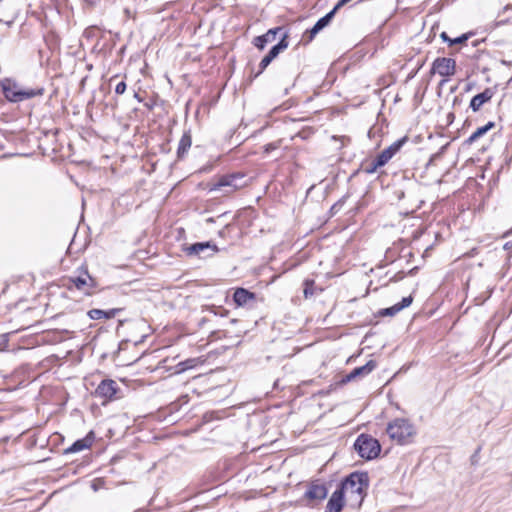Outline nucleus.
I'll list each match as a JSON object with an SVG mask.
<instances>
[{
	"label": "nucleus",
	"mask_w": 512,
	"mask_h": 512,
	"mask_svg": "<svg viewBox=\"0 0 512 512\" xmlns=\"http://www.w3.org/2000/svg\"><path fill=\"white\" fill-rule=\"evenodd\" d=\"M470 36L471 33H466L456 38H450L446 32H442L440 34L441 39L444 42H447L450 47L456 44H464L469 39Z\"/></svg>",
	"instance_id": "obj_23"
},
{
	"label": "nucleus",
	"mask_w": 512,
	"mask_h": 512,
	"mask_svg": "<svg viewBox=\"0 0 512 512\" xmlns=\"http://www.w3.org/2000/svg\"><path fill=\"white\" fill-rule=\"evenodd\" d=\"M117 390L118 386L114 380L105 379L98 385L96 394L106 399H112V397L117 393Z\"/></svg>",
	"instance_id": "obj_13"
},
{
	"label": "nucleus",
	"mask_w": 512,
	"mask_h": 512,
	"mask_svg": "<svg viewBox=\"0 0 512 512\" xmlns=\"http://www.w3.org/2000/svg\"><path fill=\"white\" fill-rule=\"evenodd\" d=\"M192 144V137L190 131H185L179 141L177 156L178 158H183L184 155L188 152L189 148Z\"/></svg>",
	"instance_id": "obj_19"
},
{
	"label": "nucleus",
	"mask_w": 512,
	"mask_h": 512,
	"mask_svg": "<svg viewBox=\"0 0 512 512\" xmlns=\"http://www.w3.org/2000/svg\"><path fill=\"white\" fill-rule=\"evenodd\" d=\"M378 165L384 166L388 161L391 159L389 155L383 150L381 153H379L376 158Z\"/></svg>",
	"instance_id": "obj_28"
},
{
	"label": "nucleus",
	"mask_w": 512,
	"mask_h": 512,
	"mask_svg": "<svg viewBox=\"0 0 512 512\" xmlns=\"http://www.w3.org/2000/svg\"><path fill=\"white\" fill-rule=\"evenodd\" d=\"M328 489L325 484L319 483L318 481L312 482L307 491L304 494V497L310 501L320 502L327 497Z\"/></svg>",
	"instance_id": "obj_11"
},
{
	"label": "nucleus",
	"mask_w": 512,
	"mask_h": 512,
	"mask_svg": "<svg viewBox=\"0 0 512 512\" xmlns=\"http://www.w3.org/2000/svg\"><path fill=\"white\" fill-rule=\"evenodd\" d=\"M495 126V123L490 121L485 126L479 127L475 132H473L469 138L465 141L466 144L471 145L474 143L478 138L485 135L489 130H491Z\"/></svg>",
	"instance_id": "obj_21"
},
{
	"label": "nucleus",
	"mask_w": 512,
	"mask_h": 512,
	"mask_svg": "<svg viewBox=\"0 0 512 512\" xmlns=\"http://www.w3.org/2000/svg\"><path fill=\"white\" fill-rule=\"evenodd\" d=\"M384 150L387 153V155H389L391 158L395 155L394 153H392V151L388 147Z\"/></svg>",
	"instance_id": "obj_32"
},
{
	"label": "nucleus",
	"mask_w": 512,
	"mask_h": 512,
	"mask_svg": "<svg viewBox=\"0 0 512 512\" xmlns=\"http://www.w3.org/2000/svg\"><path fill=\"white\" fill-rule=\"evenodd\" d=\"M377 367L374 360H369L365 365L353 369L350 373L344 375L339 381L340 384H347L359 378H363L370 374Z\"/></svg>",
	"instance_id": "obj_10"
},
{
	"label": "nucleus",
	"mask_w": 512,
	"mask_h": 512,
	"mask_svg": "<svg viewBox=\"0 0 512 512\" xmlns=\"http://www.w3.org/2000/svg\"><path fill=\"white\" fill-rule=\"evenodd\" d=\"M406 140H407L406 137L401 138V139L395 141L394 143H392L388 148L392 151V153L396 154L401 149V147L406 142Z\"/></svg>",
	"instance_id": "obj_27"
},
{
	"label": "nucleus",
	"mask_w": 512,
	"mask_h": 512,
	"mask_svg": "<svg viewBox=\"0 0 512 512\" xmlns=\"http://www.w3.org/2000/svg\"><path fill=\"white\" fill-rule=\"evenodd\" d=\"M272 148H273V147H272V145H270V144H269V145L267 146L266 150L268 151L269 149H272Z\"/></svg>",
	"instance_id": "obj_35"
},
{
	"label": "nucleus",
	"mask_w": 512,
	"mask_h": 512,
	"mask_svg": "<svg viewBox=\"0 0 512 512\" xmlns=\"http://www.w3.org/2000/svg\"><path fill=\"white\" fill-rule=\"evenodd\" d=\"M431 74H439L442 77L453 76L456 72V61L452 58L438 57L432 63Z\"/></svg>",
	"instance_id": "obj_7"
},
{
	"label": "nucleus",
	"mask_w": 512,
	"mask_h": 512,
	"mask_svg": "<svg viewBox=\"0 0 512 512\" xmlns=\"http://www.w3.org/2000/svg\"><path fill=\"white\" fill-rule=\"evenodd\" d=\"M116 78H117V76H113V77H111V78H110V80H109V82H110V83H111V82H113Z\"/></svg>",
	"instance_id": "obj_34"
},
{
	"label": "nucleus",
	"mask_w": 512,
	"mask_h": 512,
	"mask_svg": "<svg viewBox=\"0 0 512 512\" xmlns=\"http://www.w3.org/2000/svg\"><path fill=\"white\" fill-rule=\"evenodd\" d=\"M320 31L313 26L310 30H307L306 33L309 34L308 41H312V39L319 33Z\"/></svg>",
	"instance_id": "obj_30"
},
{
	"label": "nucleus",
	"mask_w": 512,
	"mask_h": 512,
	"mask_svg": "<svg viewBox=\"0 0 512 512\" xmlns=\"http://www.w3.org/2000/svg\"><path fill=\"white\" fill-rule=\"evenodd\" d=\"M69 281L75 288L88 295H90L92 290L97 286L96 280L91 277L86 268H82L81 274L77 277H71Z\"/></svg>",
	"instance_id": "obj_9"
},
{
	"label": "nucleus",
	"mask_w": 512,
	"mask_h": 512,
	"mask_svg": "<svg viewBox=\"0 0 512 512\" xmlns=\"http://www.w3.org/2000/svg\"><path fill=\"white\" fill-rule=\"evenodd\" d=\"M118 311H120V309H111L109 311H104L101 309H91L88 312V316L93 320H99L102 318L110 319L114 317Z\"/></svg>",
	"instance_id": "obj_20"
},
{
	"label": "nucleus",
	"mask_w": 512,
	"mask_h": 512,
	"mask_svg": "<svg viewBox=\"0 0 512 512\" xmlns=\"http://www.w3.org/2000/svg\"><path fill=\"white\" fill-rule=\"evenodd\" d=\"M341 7H338V3L334 6V8L329 12L327 13L325 16H323L322 18H320L316 23H315V27L316 29H318L319 31H321L322 29H324L326 26H328V24L331 22V20L333 19L335 13L340 9Z\"/></svg>",
	"instance_id": "obj_22"
},
{
	"label": "nucleus",
	"mask_w": 512,
	"mask_h": 512,
	"mask_svg": "<svg viewBox=\"0 0 512 512\" xmlns=\"http://www.w3.org/2000/svg\"><path fill=\"white\" fill-rule=\"evenodd\" d=\"M199 363V360L197 358H189L185 361H181L176 365L175 373L179 374L182 372H185L186 370L192 369L196 367Z\"/></svg>",
	"instance_id": "obj_24"
},
{
	"label": "nucleus",
	"mask_w": 512,
	"mask_h": 512,
	"mask_svg": "<svg viewBox=\"0 0 512 512\" xmlns=\"http://www.w3.org/2000/svg\"><path fill=\"white\" fill-rule=\"evenodd\" d=\"M283 27H275L269 29L265 34L257 36L253 39V44L260 50H263L265 46L273 42L276 39V35L283 31Z\"/></svg>",
	"instance_id": "obj_14"
},
{
	"label": "nucleus",
	"mask_w": 512,
	"mask_h": 512,
	"mask_svg": "<svg viewBox=\"0 0 512 512\" xmlns=\"http://www.w3.org/2000/svg\"><path fill=\"white\" fill-rule=\"evenodd\" d=\"M350 1L351 0H339L338 1V7H343L344 5H346Z\"/></svg>",
	"instance_id": "obj_31"
},
{
	"label": "nucleus",
	"mask_w": 512,
	"mask_h": 512,
	"mask_svg": "<svg viewBox=\"0 0 512 512\" xmlns=\"http://www.w3.org/2000/svg\"><path fill=\"white\" fill-rule=\"evenodd\" d=\"M354 448L361 458L367 460L376 458L381 451L379 441L368 434H360L354 443Z\"/></svg>",
	"instance_id": "obj_5"
},
{
	"label": "nucleus",
	"mask_w": 512,
	"mask_h": 512,
	"mask_svg": "<svg viewBox=\"0 0 512 512\" xmlns=\"http://www.w3.org/2000/svg\"><path fill=\"white\" fill-rule=\"evenodd\" d=\"M446 82H447V79H443V80L440 81L439 85L443 86V85H445Z\"/></svg>",
	"instance_id": "obj_33"
},
{
	"label": "nucleus",
	"mask_w": 512,
	"mask_h": 512,
	"mask_svg": "<svg viewBox=\"0 0 512 512\" xmlns=\"http://www.w3.org/2000/svg\"><path fill=\"white\" fill-rule=\"evenodd\" d=\"M233 300L237 306H252L256 300V295L247 289L237 288L233 294Z\"/></svg>",
	"instance_id": "obj_12"
},
{
	"label": "nucleus",
	"mask_w": 512,
	"mask_h": 512,
	"mask_svg": "<svg viewBox=\"0 0 512 512\" xmlns=\"http://www.w3.org/2000/svg\"><path fill=\"white\" fill-rule=\"evenodd\" d=\"M304 297L309 298L314 294V280L306 279L304 281Z\"/></svg>",
	"instance_id": "obj_26"
},
{
	"label": "nucleus",
	"mask_w": 512,
	"mask_h": 512,
	"mask_svg": "<svg viewBox=\"0 0 512 512\" xmlns=\"http://www.w3.org/2000/svg\"><path fill=\"white\" fill-rule=\"evenodd\" d=\"M288 34L287 32H284L282 34V37L278 44L274 45L268 54L263 57L259 64V71L257 72L256 76L260 75L267 67L268 65L279 55L280 52L285 50L289 43H288Z\"/></svg>",
	"instance_id": "obj_8"
},
{
	"label": "nucleus",
	"mask_w": 512,
	"mask_h": 512,
	"mask_svg": "<svg viewBox=\"0 0 512 512\" xmlns=\"http://www.w3.org/2000/svg\"><path fill=\"white\" fill-rule=\"evenodd\" d=\"M344 507V497L341 491L337 489L332 493L329 498L325 512H341Z\"/></svg>",
	"instance_id": "obj_17"
},
{
	"label": "nucleus",
	"mask_w": 512,
	"mask_h": 512,
	"mask_svg": "<svg viewBox=\"0 0 512 512\" xmlns=\"http://www.w3.org/2000/svg\"><path fill=\"white\" fill-rule=\"evenodd\" d=\"M386 432L392 440L405 444L415 434V429L407 419L397 418L388 423Z\"/></svg>",
	"instance_id": "obj_3"
},
{
	"label": "nucleus",
	"mask_w": 512,
	"mask_h": 512,
	"mask_svg": "<svg viewBox=\"0 0 512 512\" xmlns=\"http://www.w3.org/2000/svg\"><path fill=\"white\" fill-rule=\"evenodd\" d=\"M182 251L187 256H198L199 258H207L218 252V247L211 242H197L191 245H185Z\"/></svg>",
	"instance_id": "obj_6"
},
{
	"label": "nucleus",
	"mask_w": 512,
	"mask_h": 512,
	"mask_svg": "<svg viewBox=\"0 0 512 512\" xmlns=\"http://www.w3.org/2000/svg\"><path fill=\"white\" fill-rule=\"evenodd\" d=\"M380 167H382V165H378L377 160L374 158L373 160L366 162L363 165V170L367 174H372L375 173Z\"/></svg>",
	"instance_id": "obj_25"
},
{
	"label": "nucleus",
	"mask_w": 512,
	"mask_h": 512,
	"mask_svg": "<svg viewBox=\"0 0 512 512\" xmlns=\"http://www.w3.org/2000/svg\"><path fill=\"white\" fill-rule=\"evenodd\" d=\"M413 301V298L412 296H407V297H404L401 302L389 307V308H385V309H382L380 310L379 314L381 316H394L396 315L398 312H400L401 310H403L404 308L406 307H409L411 305Z\"/></svg>",
	"instance_id": "obj_18"
},
{
	"label": "nucleus",
	"mask_w": 512,
	"mask_h": 512,
	"mask_svg": "<svg viewBox=\"0 0 512 512\" xmlns=\"http://www.w3.org/2000/svg\"><path fill=\"white\" fill-rule=\"evenodd\" d=\"M94 438V432L90 431L83 439L75 441L70 447L65 449V454L76 453L90 448Z\"/></svg>",
	"instance_id": "obj_15"
},
{
	"label": "nucleus",
	"mask_w": 512,
	"mask_h": 512,
	"mask_svg": "<svg viewBox=\"0 0 512 512\" xmlns=\"http://www.w3.org/2000/svg\"><path fill=\"white\" fill-rule=\"evenodd\" d=\"M245 176L242 173H232L220 176L211 184L210 191H220L230 194L245 186Z\"/></svg>",
	"instance_id": "obj_4"
},
{
	"label": "nucleus",
	"mask_w": 512,
	"mask_h": 512,
	"mask_svg": "<svg viewBox=\"0 0 512 512\" xmlns=\"http://www.w3.org/2000/svg\"><path fill=\"white\" fill-rule=\"evenodd\" d=\"M126 88H127V85H126L125 81H120L115 87V93L118 95H122L126 91Z\"/></svg>",
	"instance_id": "obj_29"
},
{
	"label": "nucleus",
	"mask_w": 512,
	"mask_h": 512,
	"mask_svg": "<svg viewBox=\"0 0 512 512\" xmlns=\"http://www.w3.org/2000/svg\"><path fill=\"white\" fill-rule=\"evenodd\" d=\"M369 487V477L366 472H353L340 484L338 491H341L352 508H360Z\"/></svg>",
	"instance_id": "obj_1"
},
{
	"label": "nucleus",
	"mask_w": 512,
	"mask_h": 512,
	"mask_svg": "<svg viewBox=\"0 0 512 512\" xmlns=\"http://www.w3.org/2000/svg\"><path fill=\"white\" fill-rule=\"evenodd\" d=\"M493 97V91L490 88H486L483 92L475 95L471 101L469 107L473 112L480 110L483 104L490 101Z\"/></svg>",
	"instance_id": "obj_16"
},
{
	"label": "nucleus",
	"mask_w": 512,
	"mask_h": 512,
	"mask_svg": "<svg viewBox=\"0 0 512 512\" xmlns=\"http://www.w3.org/2000/svg\"><path fill=\"white\" fill-rule=\"evenodd\" d=\"M3 93L10 102H21L44 93L43 88H22L17 82L6 79L2 82Z\"/></svg>",
	"instance_id": "obj_2"
}]
</instances>
